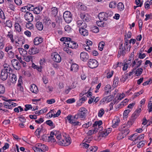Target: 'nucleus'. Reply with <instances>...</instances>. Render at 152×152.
Instances as JSON below:
<instances>
[{
  "instance_id": "nucleus-1",
  "label": "nucleus",
  "mask_w": 152,
  "mask_h": 152,
  "mask_svg": "<svg viewBox=\"0 0 152 152\" xmlns=\"http://www.w3.org/2000/svg\"><path fill=\"white\" fill-rule=\"evenodd\" d=\"M87 110L84 107H81L78 110L77 114L74 117V118L78 119L80 118L81 120L84 119L86 118V114Z\"/></svg>"
},
{
  "instance_id": "nucleus-2",
  "label": "nucleus",
  "mask_w": 152,
  "mask_h": 152,
  "mask_svg": "<svg viewBox=\"0 0 152 152\" xmlns=\"http://www.w3.org/2000/svg\"><path fill=\"white\" fill-rule=\"evenodd\" d=\"M142 62V60H139L137 58L133 60L132 61L128 60L126 61V63L129 67H131L135 69H137L141 65Z\"/></svg>"
},
{
  "instance_id": "nucleus-3",
  "label": "nucleus",
  "mask_w": 152,
  "mask_h": 152,
  "mask_svg": "<svg viewBox=\"0 0 152 152\" xmlns=\"http://www.w3.org/2000/svg\"><path fill=\"white\" fill-rule=\"evenodd\" d=\"M48 149V147L46 145L41 143L36 144L33 148L35 152H44Z\"/></svg>"
},
{
  "instance_id": "nucleus-4",
  "label": "nucleus",
  "mask_w": 152,
  "mask_h": 152,
  "mask_svg": "<svg viewBox=\"0 0 152 152\" xmlns=\"http://www.w3.org/2000/svg\"><path fill=\"white\" fill-rule=\"evenodd\" d=\"M141 111V108L138 109L136 110L133 114L132 115L131 118L128 121V124L129 125H132L134 121H135V120L137 118L139 115Z\"/></svg>"
},
{
  "instance_id": "nucleus-5",
  "label": "nucleus",
  "mask_w": 152,
  "mask_h": 152,
  "mask_svg": "<svg viewBox=\"0 0 152 152\" xmlns=\"http://www.w3.org/2000/svg\"><path fill=\"white\" fill-rule=\"evenodd\" d=\"M63 18L65 22L67 23H70L72 19L71 13L69 11H66L64 12Z\"/></svg>"
},
{
  "instance_id": "nucleus-6",
  "label": "nucleus",
  "mask_w": 152,
  "mask_h": 152,
  "mask_svg": "<svg viewBox=\"0 0 152 152\" xmlns=\"http://www.w3.org/2000/svg\"><path fill=\"white\" fill-rule=\"evenodd\" d=\"M88 66L91 69L95 68L98 65L97 61L94 59H90L88 62Z\"/></svg>"
},
{
  "instance_id": "nucleus-7",
  "label": "nucleus",
  "mask_w": 152,
  "mask_h": 152,
  "mask_svg": "<svg viewBox=\"0 0 152 152\" xmlns=\"http://www.w3.org/2000/svg\"><path fill=\"white\" fill-rule=\"evenodd\" d=\"M10 79L9 80L7 81V84L8 86H10L12 85V83H15L17 80V76L16 75L14 74L10 73L9 75Z\"/></svg>"
},
{
  "instance_id": "nucleus-8",
  "label": "nucleus",
  "mask_w": 152,
  "mask_h": 152,
  "mask_svg": "<svg viewBox=\"0 0 152 152\" xmlns=\"http://www.w3.org/2000/svg\"><path fill=\"white\" fill-rule=\"evenodd\" d=\"M51 57L53 60L56 62H60L61 61V59L60 56L56 52L52 53Z\"/></svg>"
},
{
  "instance_id": "nucleus-9",
  "label": "nucleus",
  "mask_w": 152,
  "mask_h": 152,
  "mask_svg": "<svg viewBox=\"0 0 152 152\" xmlns=\"http://www.w3.org/2000/svg\"><path fill=\"white\" fill-rule=\"evenodd\" d=\"M12 66L16 70H19L20 69V65L18 61L16 59H13L11 61Z\"/></svg>"
},
{
  "instance_id": "nucleus-10",
  "label": "nucleus",
  "mask_w": 152,
  "mask_h": 152,
  "mask_svg": "<svg viewBox=\"0 0 152 152\" xmlns=\"http://www.w3.org/2000/svg\"><path fill=\"white\" fill-rule=\"evenodd\" d=\"M68 47L72 49H76L77 48L78 44L76 42L72 40L71 39L70 40H69V42L66 44Z\"/></svg>"
},
{
  "instance_id": "nucleus-11",
  "label": "nucleus",
  "mask_w": 152,
  "mask_h": 152,
  "mask_svg": "<svg viewBox=\"0 0 152 152\" xmlns=\"http://www.w3.org/2000/svg\"><path fill=\"white\" fill-rule=\"evenodd\" d=\"M24 18L25 20L28 22L32 21L34 19V17L32 14L28 12H27L25 14Z\"/></svg>"
},
{
  "instance_id": "nucleus-12",
  "label": "nucleus",
  "mask_w": 152,
  "mask_h": 152,
  "mask_svg": "<svg viewBox=\"0 0 152 152\" xmlns=\"http://www.w3.org/2000/svg\"><path fill=\"white\" fill-rule=\"evenodd\" d=\"M4 69L2 70L10 74L12 72V70L10 66L8 64H5L3 65Z\"/></svg>"
},
{
  "instance_id": "nucleus-13",
  "label": "nucleus",
  "mask_w": 152,
  "mask_h": 152,
  "mask_svg": "<svg viewBox=\"0 0 152 152\" xmlns=\"http://www.w3.org/2000/svg\"><path fill=\"white\" fill-rule=\"evenodd\" d=\"M80 59L84 61H86L89 58L88 54L86 52H82L80 53Z\"/></svg>"
},
{
  "instance_id": "nucleus-14",
  "label": "nucleus",
  "mask_w": 152,
  "mask_h": 152,
  "mask_svg": "<svg viewBox=\"0 0 152 152\" xmlns=\"http://www.w3.org/2000/svg\"><path fill=\"white\" fill-rule=\"evenodd\" d=\"M39 49L35 46L30 48L28 51V53L30 55H34L39 53Z\"/></svg>"
},
{
  "instance_id": "nucleus-15",
  "label": "nucleus",
  "mask_w": 152,
  "mask_h": 152,
  "mask_svg": "<svg viewBox=\"0 0 152 152\" xmlns=\"http://www.w3.org/2000/svg\"><path fill=\"white\" fill-rule=\"evenodd\" d=\"M45 131V129L42 125L39 127L36 130L35 133L37 136H39L41 134H43Z\"/></svg>"
},
{
  "instance_id": "nucleus-16",
  "label": "nucleus",
  "mask_w": 152,
  "mask_h": 152,
  "mask_svg": "<svg viewBox=\"0 0 152 152\" xmlns=\"http://www.w3.org/2000/svg\"><path fill=\"white\" fill-rule=\"evenodd\" d=\"M102 124V121L101 120L96 121L93 124V127L94 128H96L98 130H101L102 128L100 126Z\"/></svg>"
},
{
  "instance_id": "nucleus-17",
  "label": "nucleus",
  "mask_w": 152,
  "mask_h": 152,
  "mask_svg": "<svg viewBox=\"0 0 152 152\" xmlns=\"http://www.w3.org/2000/svg\"><path fill=\"white\" fill-rule=\"evenodd\" d=\"M122 44H121L119 46V50L118 51V57L119 58L121 56H124L126 53L125 49H123L122 48Z\"/></svg>"
},
{
  "instance_id": "nucleus-18",
  "label": "nucleus",
  "mask_w": 152,
  "mask_h": 152,
  "mask_svg": "<svg viewBox=\"0 0 152 152\" xmlns=\"http://www.w3.org/2000/svg\"><path fill=\"white\" fill-rule=\"evenodd\" d=\"M81 18L83 20L88 22L89 21L90 16L87 13H81L80 14Z\"/></svg>"
},
{
  "instance_id": "nucleus-19",
  "label": "nucleus",
  "mask_w": 152,
  "mask_h": 152,
  "mask_svg": "<svg viewBox=\"0 0 152 152\" xmlns=\"http://www.w3.org/2000/svg\"><path fill=\"white\" fill-rule=\"evenodd\" d=\"M120 121V120L119 118L117 117H115L112 121L113 127V128L116 127L118 125Z\"/></svg>"
},
{
  "instance_id": "nucleus-20",
  "label": "nucleus",
  "mask_w": 152,
  "mask_h": 152,
  "mask_svg": "<svg viewBox=\"0 0 152 152\" xmlns=\"http://www.w3.org/2000/svg\"><path fill=\"white\" fill-rule=\"evenodd\" d=\"M30 90L32 93L36 94H37L38 92L37 86L34 84H33L31 85Z\"/></svg>"
},
{
  "instance_id": "nucleus-21",
  "label": "nucleus",
  "mask_w": 152,
  "mask_h": 152,
  "mask_svg": "<svg viewBox=\"0 0 152 152\" xmlns=\"http://www.w3.org/2000/svg\"><path fill=\"white\" fill-rule=\"evenodd\" d=\"M77 26L79 28H86L87 27L86 24L81 20H77Z\"/></svg>"
},
{
  "instance_id": "nucleus-22",
  "label": "nucleus",
  "mask_w": 152,
  "mask_h": 152,
  "mask_svg": "<svg viewBox=\"0 0 152 152\" xmlns=\"http://www.w3.org/2000/svg\"><path fill=\"white\" fill-rule=\"evenodd\" d=\"M86 28H80L79 29L80 34L84 36L88 35V33L87 30L85 29Z\"/></svg>"
},
{
  "instance_id": "nucleus-23",
  "label": "nucleus",
  "mask_w": 152,
  "mask_h": 152,
  "mask_svg": "<svg viewBox=\"0 0 152 152\" xmlns=\"http://www.w3.org/2000/svg\"><path fill=\"white\" fill-rule=\"evenodd\" d=\"M8 73L2 70L1 73V78L2 80H6L8 77Z\"/></svg>"
},
{
  "instance_id": "nucleus-24",
  "label": "nucleus",
  "mask_w": 152,
  "mask_h": 152,
  "mask_svg": "<svg viewBox=\"0 0 152 152\" xmlns=\"http://www.w3.org/2000/svg\"><path fill=\"white\" fill-rule=\"evenodd\" d=\"M98 17L99 19L101 20L106 21L107 20L105 12H102L99 13L98 15Z\"/></svg>"
},
{
  "instance_id": "nucleus-25",
  "label": "nucleus",
  "mask_w": 152,
  "mask_h": 152,
  "mask_svg": "<svg viewBox=\"0 0 152 152\" xmlns=\"http://www.w3.org/2000/svg\"><path fill=\"white\" fill-rule=\"evenodd\" d=\"M22 78V76L20 77L18 80V83L17 84L18 88L21 91L23 90V88L21 86L22 84L23 83Z\"/></svg>"
},
{
  "instance_id": "nucleus-26",
  "label": "nucleus",
  "mask_w": 152,
  "mask_h": 152,
  "mask_svg": "<svg viewBox=\"0 0 152 152\" xmlns=\"http://www.w3.org/2000/svg\"><path fill=\"white\" fill-rule=\"evenodd\" d=\"M42 42V39L41 37H36L34 39V42L35 45H38Z\"/></svg>"
},
{
  "instance_id": "nucleus-27",
  "label": "nucleus",
  "mask_w": 152,
  "mask_h": 152,
  "mask_svg": "<svg viewBox=\"0 0 152 152\" xmlns=\"http://www.w3.org/2000/svg\"><path fill=\"white\" fill-rule=\"evenodd\" d=\"M43 9V7L41 6H39L35 8L34 12L36 14H38L40 13V12Z\"/></svg>"
},
{
  "instance_id": "nucleus-28",
  "label": "nucleus",
  "mask_w": 152,
  "mask_h": 152,
  "mask_svg": "<svg viewBox=\"0 0 152 152\" xmlns=\"http://www.w3.org/2000/svg\"><path fill=\"white\" fill-rule=\"evenodd\" d=\"M36 27L37 29L39 31H42L43 28V25L42 22L40 21L37 22Z\"/></svg>"
},
{
  "instance_id": "nucleus-29",
  "label": "nucleus",
  "mask_w": 152,
  "mask_h": 152,
  "mask_svg": "<svg viewBox=\"0 0 152 152\" xmlns=\"http://www.w3.org/2000/svg\"><path fill=\"white\" fill-rule=\"evenodd\" d=\"M3 104L4 107L6 108H10L9 107L11 105L15 106V105H13V103H11V101H6L3 103Z\"/></svg>"
},
{
  "instance_id": "nucleus-30",
  "label": "nucleus",
  "mask_w": 152,
  "mask_h": 152,
  "mask_svg": "<svg viewBox=\"0 0 152 152\" xmlns=\"http://www.w3.org/2000/svg\"><path fill=\"white\" fill-rule=\"evenodd\" d=\"M51 14L53 16L55 17L57 15L58 10L57 8L56 7H53L51 8Z\"/></svg>"
},
{
  "instance_id": "nucleus-31",
  "label": "nucleus",
  "mask_w": 152,
  "mask_h": 152,
  "mask_svg": "<svg viewBox=\"0 0 152 152\" xmlns=\"http://www.w3.org/2000/svg\"><path fill=\"white\" fill-rule=\"evenodd\" d=\"M78 69V65L76 64H72L71 65L70 70L74 72L77 71Z\"/></svg>"
},
{
  "instance_id": "nucleus-32",
  "label": "nucleus",
  "mask_w": 152,
  "mask_h": 152,
  "mask_svg": "<svg viewBox=\"0 0 152 152\" xmlns=\"http://www.w3.org/2000/svg\"><path fill=\"white\" fill-rule=\"evenodd\" d=\"M18 50L20 55L24 57L27 53V51L24 49L22 48H19Z\"/></svg>"
},
{
  "instance_id": "nucleus-33",
  "label": "nucleus",
  "mask_w": 152,
  "mask_h": 152,
  "mask_svg": "<svg viewBox=\"0 0 152 152\" xmlns=\"http://www.w3.org/2000/svg\"><path fill=\"white\" fill-rule=\"evenodd\" d=\"M66 138L64 137L61 139V141H58V144L60 145L66 146Z\"/></svg>"
},
{
  "instance_id": "nucleus-34",
  "label": "nucleus",
  "mask_w": 152,
  "mask_h": 152,
  "mask_svg": "<svg viewBox=\"0 0 152 152\" xmlns=\"http://www.w3.org/2000/svg\"><path fill=\"white\" fill-rule=\"evenodd\" d=\"M119 82V78L118 77H115L114 79L113 83V86L115 87L118 85Z\"/></svg>"
},
{
  "instance_id": "nucleus-35",
  "label": "nucleus",
  "mask_w": 152,
  "mask_h": 152,
  "mask_svg": "<svg viewBox=\"0 0 152 152\" xmlns=\"http://www.w3.org/2000/svg\"><path fill=\"white\" fill-rule=\"evenodd\" d=\"M138 134L137 133H135L133 135H131V137L130 139L132 141L134 142V143H136L137 141V137Z\"/></svg>"
},
{
  "instance_id": "nucleus-36",
  "label": "nucleus",
  "mask_w": 152,
  "mask_h": 152,
  "mask_svg": "<svg viewBox=\"0 0 152 152\" xmlns=\"http://www.w3.org/2000/svg\"><path fill=\"white\" fill-rule=\"evenodd\" d=\"M8 8L11 10L13 11H15V6L13 3H8Z\"/></svg>"
},
{
  "instance_id": "nucleus-37",
  "label": "nucleus",
  "mask_w": 152,
  "mask_h": 152,
  "mask_svg": "<svg viewBox=\"0 0 152 152\" xmlns=\"http://www.w3.org/2000/svg\"><path fill=\"white\" fill-rule=\"evenodd\" d=\"M15 28L16 31L19 32L21 31V28L20 24L18 23H16L15 24Z\"/></svg>"
},
{
  "instance_id": "nucleus-38",
  "label": "nucleus",
  "mask_w": 152,
  "mask_h": 152,
  "mask_svg": "<svg viewBox=\"0 0 152 152\" xmlns=\"http://www.w3.org/2000/svg\"><path fill=\"white\" fill-rule=\"evenodd\" d=\"M117 7L118 9L121 11L123 10L124 9V6L122 2H119L117 5Z\"/></svg>"
},
{
  "instance_id": "nucleus-39",
  "label": "nucleus",
  "mask_w": 152,
  "mask_h": 152,
  "mask_svg": "<svg viewBox=\"0 0 152 152\" xmlns=\"http://www.w3.org/2000/svg\"><path fill=\"white\" fill-rule=\"evenodd\" d=\"M143 71V69L142 68H140L137 69L135 71H134V72L136 76H138L141 75Z\"/></svg>"
},
{
  "instance_id": "nucleus-40",
  "label": "nucleus",
  "mask_w": 152,
  "mask_h": 152,
  "mask_svg": "<svg viewBox=\"0 0 152 152\" xmlns=\"http://www.w3.org/2000/svg\"><path fill=\"white\" fill-rule=\"evenodd\" d=\"M97 131L98 130H97L96 128H94V130H89L87 134L88 135L90 136L93 134L96 133Z\"/></svg>"
},
{
  "instance_id": "nucleus-41",
  "label": "nucleus",
  "mask_w": 152,
  "mask_h": 152,
  "mask_svg": "<svg viewBox=\"0 0 152 152\" xmlns=\"http://www.w3.org/2000/svg\"><path fill=\"white\" fill-rule=\"evenodd\" d=\"M71 38L67 37H62L60 39V41L62 42H64V43L66 44L69 42V40H70Z\"/></svg>"
},
{
  "instance_id": "nucleus-42",
  "label": "nucleus",
  "mask_w": 152,
  "mask_h": 152,
  "mask_svg": "<svg viewBox=\"0 0 152 152\" xmlns=\"http://www.w3.org/2000/svg\"><path fill=\"white\" fill-rule=\"evenodd\" d=\"M106 16L107 18H108L112 16L113 14V13L112 11L111 10H108L105 12Z\"/></svg>"
},
{
  "instance_id": "nucleus-43",
  "label": "nucleus",
  "mask_w": 152,
  "mask_h": 152,
  "mask_svg": "<svg viewBox=\"0 0 152 152\" xmlns=\"http://www.w3.org/2000/svg\"><path fill=\"white\" fill-rule=\"evenodd\" d=\"M7 56L10 58H12L14 57V53L12 50L7 52Z\"/></svg>"
},
{
  "instance_id": "nucleus-44",
  "label": "nucleus",
  "mask_w": 152,
  "mask_h": 152,
  "mask_svg": "<svg viewBox=\"0 0 152 152\" xmlns=\"http://www.w3.org/2000/svg\"><path fill=\"white\" fill-rule=\"evenodd\" d=\"M32 57V56L31 55H28L27 56H24V59L26 61L28 62L30 61H32L33 60Z\"/></svg>"
},
{
  "instance_id": "nucleus-45",
  "label": "nucleus",
  "mask_w": 152,
  "mask_h": 152,
  "mask_svg": "<svg viewBox=\"0 0 152 152\" xmlns=\"http://www.w3.org/2000/svg\"><path fill=\"white\" fill-rule=\"evenodd\" d=\"M34 6L31 4H28L27 5V9L29 11H33V12L35 9Z\"/></svg>"
},
{
  "instance_id": "nucleus-46",
  "label": "nucleus",
  "mask_w": 152,
  "mask_h": 152,
  "mask_svg": "<svg viewBox=\"0 0 152 152\" xmlns=\"http://www.w3.org/2000/svg\"><path fill=\"white\" fill-rule=\"evenodd\" d=\"M116 3L115 1L111 2L109 4V7L111 8H114L116 7Z\"/></svg>"
},
{
  "instance_id": "nucleus-47",
  "label": "nucleus",
  "mask_w": 152,
  "mask_h": 152,
  "mask_svg": "<svg viewBox=\"0 0 152 152\" xmlns=\"http://www.w3.org/2000/svg\"><path fill=\"white\" fill-rule=\"evenodd\" d=\"M144 134H141L140 136L137 137V141H136V143H138L140 141L142 140L144 138Z\"/></svg>"
},
{
  "instance_id": "nucleus-48",
  "label": "nucleus",
  "mask_w": 152,
  "mask_h": 152,
  "mask_svg": "<svg viewBox=\"0 0 152 152\" xmlns=\"http://www.w3.org/2000/svg\"><path fill=\"white\" fill-rule=\"evenodd\" d=\"M45 123L47 125H49V126H53V127H55V125L53 124V122L51 120H47L46 121Z\"/></svg>"
},
{
  "instance_id": "nucleus-49",
  "label": "nucleus",
  "mask_w": 152,
  "mask_h": 152,
  "mask_svg": "<svg viewBox=\"0 0 152 152\" xmlns=\"http://www.w3.org/2000/svg\"><path fill=\"white\" fill-rule=\"evenodd\" d=\"M104 113V110L102 109H101L98 113V116L99 117H102Z\"/></svg>"
},
{
  "instance_id": "nucleus-50",
  "label": "nucleus",
  "mask_w": 152,
  "mask_h": 152,
  "mask_svg": "<svg viewBox=\"0 0 152 152\" xmlns=\"http://www.w3.org/2000/svg\"><path fill=\"white\" fill-rule=\"evenodd\" d=\"M131 110L127 109L124 112L123 114V117L124 118H126L127 117V115L131 112Z\"/></svg>"
},
{
  "instance_id": "nucleus-51",
  "label": "nucleus",
  "mask_w": 152,
  "mask_h": 152,
  "mask_svg": "<svg viewBox=\"0 0 152 152\" xmlns=\"http://www.w3.org/2000/svg\"><path fill=\"white\" fill-rule=\"evenodd\" d=\"M12 47L10 45H8L6 46L5 49V51L7 52H9L10 51L12 50Z\"/></svg>"
},
{
  "instance_id": "nucleus-52",
  "label": "nucleus",
  "mask_w": 152,
  "mask_h": 152,
  "mask_svg": "<svg viewBox=\"0 0 152 152\" xmlns=\"http://www.w3.org/2000/svg\"><path fill=\"white\" fill-rule=\"evenodd\" d=\"M5 91V88L4 86L1 84L0 85V94H4Z\"/></svg>"
},
{
  "instance_id": "nucleus-53",
  "label": "nucleus",
  "mask_w": 152,
  "mask_h": 152,
  "mask_svg": "<svg viewBox=\"0 0 152 152\" xmlns=\"http://www.w3.org/2000/svg\"><path fill=\"white\" fill-rule=\"evenodd\" d=\"M104 42H100L98 48L100 51H102L104 46Z\"/></svg>"
},
{
  "instance_id": "nucleus-54",
  "label": "nucleus",
  "mask_w": 152,
  "mask_h": 152,
  "mask_svg": "<svg viewBox=\"0 0 152 152\" xmlns=\"http://www.w3.org/2000/svg\"><path fill=\"white\" fill-rule=\"evenodd\" d=\"M43 21L45 23V24L48 25H49L52 23V21L51 20L48 18H47L43 20Z\"/></svg>"
},
{
  "instance_id": "nucleus-55",
  "label": "nucleus",
  "mask_w": 152,
  "mask_h": 152,
  "mask_svg": "<svg viewBox=\"0 0 152 152\" xmlns=\"http://www.w3.org/2000/svg\"><path fill=\"white\" fill-rule=\"evenodd\" d=\"M64 29L65 31L68 33H69L71 31V27L68 25L65 26Z\"/></svg>"
},
{
  "instance_id": "nucleus-56",
  "label": "nucleus",
  "mask_w": 152,
  "mask_h": 152,
  "mask_svg": "<svg viewBox=\"0 0 152 152\" xmlns=\"http://www.w3.org/2000/svg\"><path fill=\"white\" fill-rule=\"evenodd\" d=\"M131 47L129 46V45L127 44H124V47L122 45V48L124 50L125 49V51H129Z\"/></svg>"
},
{
  "instance_id": "nucleus-57",
  "label": "nucleus",
  "mask_w": 152,
  "mask_h": 152,
  "mask_svg": "<svg viewBox=\"0 0 152 152\" xmlns=\"http://www.w3.org/2000/svg\"><path fill=\"white\" fill-rule=\"evenodd\" d=\"M64 50L68 54L71 55L72 53L71 50H70L68 48L65 47L64 48Z\"/></svg>"
},
{
  "instance_id": "nucleus-58",
  "label": "nucleus",
  "mask_w": 152,
  "mask_h": 152,
  "mask_svg": "<svg viewBox=\"0 0 152 152\" xmlns=\"http://www.w3.org/2000/svg\"><path fill=\"white\" fill-rule=\"evenodd\" d=\"M129 132V130L128 129H124L122 131V133L125 136L127 135Z\"/></svg>"
},
{
  "instance_id": "nucleus-59",
  "label": "nucleus",
  "mask_w": 152,
  "mask_h": 152,
  "mask_svg": "<svg viewBox=\"0 0 152 152\" xmlns=\"http://www.w3.org/2000/svg\"><path fill=\"white\" fill-rule=\"evenodd\" d=\"M102 20L98 21H96V23L97 25L100 27H104V23L102 21Z\"/></svg>"
},
{
  "instance_id": "nucleus-60",
  "label": "nucleus",
  "mask_w": 152,
  "mask_h": 152,
  "mask_svg": "<svg viewBox=\"0 0 152 152\" xmlns=\"http://www.w3.org/2000/svg\"><path fill=\"white\" fill-rule=\"evenodd\" d=\"M6 26L10 28H11L12 26V22L10 20H7L6 22Z\"/></svg>"
},
{
  "instance_id": "nucleus-61",
  "label": "nucleus",
  "mask_w": 152,
  "mask_h": 152,
  "mask_svg": "<svg viewBox=\"0 0 152 152\" xmlns=\"http://www.w3.org/2000/svg\"><path fill=\"white\" fill-rule=\"evenodd\" d=\"M72 115H68L66 118H65V119L66 120H68L70 124L72 123V122L73 121V119H72L71 118Z\"/></svg>"
},
{
  "instance_id": "nucleus-62",
  "label": "nucleus",
  "mask_w": 152,
  "mask_h": 152,
  "mask_svg": "<svg viewBox=\"0 0 152 152\" xmlns=\"http://www.w3.org/2000/svg\"><path fill=\"white\" fill-rule=\"evenodd\" d=\"M66 146L69 145L71 142V140L70 137L66 138Z\"/></svg>"
},
{
  "instance_id": "nucleus-63",
  "label": "nucleus",
  "mask_w": 152,
  "mask_h": 152,
  "mask_svg": "<svg viewBox=\"0 0 152 152\" xmlns=\"http://www.w3.org/2000/svg\"><path fill=\"white\" fill-rule=\"evenodd\" d=\"M112 129L111 128H108L103 133L104 135L105 136H106L110 133Z\"/></svg>"
},
{
  "instance_id": "nucleus-64",
  "label": "nucleus",
  "mask_w": 152,
  "mask_h": 152,
  "mask_svg": "<svg viewBox=\"0 0 152 152\" xmlns=\"http://www.w3.org/2000/svg\"><path fill=\"white\" fill-rule=\"evenodd\" d=\"M148 110L149 113L152 111V103L149 102L148 105Z\"/></svg>"
}]
</instances>
